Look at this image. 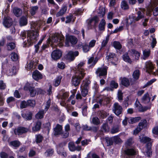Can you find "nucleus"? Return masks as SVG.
<instances>
[{"label": "nucleus", "mask_w": 158, "mask_h": 158, "mask_svg": "<svg viewBox=\"0 0 158 158\" xmlns=\"http://www.w3.org/2000/svg\"><path fill=\"white\" fill-rule=\"evenodd\" d=\"M141 119L140 117H137L136 118H130L128 119V123L130 124H133V123L138 122Z\"/></svg>", "instance_id": "nucleus-30"}, {"label": "nucleus", "mask_w": 158, "mask_h": 158, "mask_svg": "<svg viewBox=\"0 0 158 158\" xmlns=\"http://www.w3.org/2000/svg\"><path fill=\"white\" fill-rule=\"evenodd\" d=\"M121 8L124 10H126L129 9V6L127 2L124 0L122 1L121 3Z\"/></svg>", "instance_id": "nucleus-35"}, {"label": "nucleus", "mask_w": 158, "mask_h": 158, "mask_svg": "<svg viewBox=\"0 0 158 158\" xmlns=\"http://www.w3.org/2000/svg\"><path fill=\"white\" fill-rule=\"evenodd\" d=\"M62 55V52L60 50H54L52 52L51 56L52 58L54 60H57L59 59Z\"/></svg>", "instance_id": "nucleus-15"}, {"label": "nucleus", "mask_w": 158, "mask_h": 158, "mask_svg": "<svg viewBox=\"0 0 158 158\" xmlns=\"http://www.w3.org/2000/svg\"><path fill=\"white\" fill-rule=\"evenodd\" d=\"M79 47H80V45L81 46V47L82 48L83 51L84 52H88L90 49V48L88 45V44L86 42H85L83 43H81V44H79Z\"/></svg>", "instance_id": "nucleus-21"}, {"label": "nucleus", "mask_w": 158, "mask_h": 158, "mask_svg": "<svg viewBox=\"0 0 158 158\" xmlns=\"http://www.w3.org/2000/svg\"><path fill=\"white\" fill-rule=\"evenodd\" d=\"M33 78L36 81L41 79L43 78V75L41 73L37 70L34 71L32 73Z\"/></svg>", "instance_id": "nucleus-17"}, {"label": "nucleus", "mask_w": 158, "mask_h": 158, "mask_svg": "<svg viewBox=\"0 0 158 158\" xmlns=\"http://www.w3.org/2000/svg\"><path fill=\"white\" fill-rule=\"evenodd\" d=\"M28 128L23 127H19L14 130V133L16 135H20L25 134L28 131Z\"/></svg>", "instance_id": "nucleus-8"}, {"label": "nucleus", "mask_w": 158, "mask_h": 158, "mask_svg": "<svg viewBox=\"0 0 158 158\" xmlns=\"http://www.w3.org/2000/svg\"><path fill=\"white\" fill-rule=\"evenodd\" d=\"M21 115L23 118L27 120H30L32 118V113L31 112H29L26 114L23 113Z\"/></svg>", "instance_id": "nucleus-25"}, {"label": "nucleus", "mask_w": 158, "mask_h": 158, "mask_svg": "<svg viewBox=\"0 0 158 158\" xmlns=\"http://www.w3.org/2000/svg\"><path fill=\"white\" fill-rule=\"evenodd\" d=\"M147 123L146 120L145 119H143L139 123V127L140 129L142 130L144 126V125L146 124Z\"/></svg>", "instance_id": "nucleus-49"}, {"label": "nucleus", "mask_w": 158, "mask_h": 158, "mask_svg": "<svg viewBox=\"0 0 158 158\" xmlns=\"http://www.w3.org/2000/svg\"><path fill=\"white\" fill-rule=\"evenodd\" d=\"M0 156L1 158H7L8 155L4 152H2L0 153Z\"/></svg>", "instance_id": "nucleus-64"}, {"label": "nucleus", "mask_w": 158, "mask_h": 158, "mask_svg": "<svg viewBox=\"0 0 158 158\" xmlns=\"http://www.w3.org/2000/svg\"><path fill=\"white\" fill-rule=\"evenodd\" d=\"M128 53L131 56H132L136 60H138L140 56V53L135 50L132 49L128 51Z\"/></svg>", "instance_id": "nucleus-12"}, {"label": "nucleus", "mask_w": 158, "mask_h": 158, "mask_svg": "<svg viewBox=\"0 0 158 158\" xmlns=\"http://www.w3.org/2000/svg\"><path fill=\"white\" fill-rule=\"evenodd\" d=\"M114 47L117 49H120L122 48V45L118 41H115L113 43Z\"/></svg>", "instance_id": "nucleus-51"}, {"label": "nucleus", "mask_w": 158, "mask_h": 158, "mask_svg": "<svg viewBox=\"0 0 158 158\" xmlns=\"http://www.w3.org/2000/svg\"><path fill=\"white\" fill-rule=\"evenodd\" d=\"M121 84L125 86H128L130 85L129 80L125 77L122 78L121 80Z\"/></svg>", "instance_id": "nucleus-31"}, {"label": "nucleus", "mask_w": 158, "mask_h": 158, "mask_svg": "<svg viewBox=\"0 0 158 158\" xmlns=\"http://www.w3.org/2000/svg\"><path fill=\"white\" fill-rule=\"evenodd\" d=\"M99 116L102 118H106L107 115V113L104 111H100L99 114Z\"/></svg>", "instance_id": "nucleus-46"}, {"label": "nucleus", "mask_w": 158, "mask_h": 158, "mask_svg": "<svg viewBox=\"0 0 158 158\" xmlns=\"http://www.w3.org/2000/svg\"><path fill=\"white\" fill-rule=\"evenodd\" d=\"M147 150L144 153L146 156L148 157H150L152 155V151L151 149L150 148H147Z\"/></svg>", "instance_id": "nucleus-59"}, {"label": "nucleus", "mask_w": 158, "mask_h": 158, "mask_svg": "<svg viewBox=\"0 0 158 158\" xmlns=\"http://www.w3.org/2000/svg\"><path fill=\"white\" fill-rule=\"evenodd\" d=\"M67 9V6H63L60 10V11L57 13L56 16L57 17H59L63 15L65 13Z\"/></svg>", "instance_id": "nucleus-23"}, {"label": "nucleus", "mask_w": 158, "mask_h": 158, "mask_svg": "<svg viewBox=\"0 0 158 158\" xmlns=\"http://www.w3.org/2000/svg\"><path fill=\"white\" fill-rule=\"evenodd\" d=\"M15 98L12 97H8L6 99V102L8 104L10 103H13L15 101Z\"/></svg>", "instance_id": "nucleus-55"}, {"label": "nucleus", "mask_w": 158, "mask_h": 158, "mask_svg": "<svg viewBox=\"0 0 158 158\" xmlns=\"http://www.w3.org/2000/svg\"><path fill=\"white\" fill-rule=\"evenodd\" d=\"M129 53H126L124 54L123 56V60L125 62L131 63L132 62L131 60L128 56Z\"/></svg>", "instance_id": "nucleus-32"}, {"label": "nucleus", "mask_w": 158, "mask_h": 158, "mask_svg": "<svg viewBox=\"0 0 158 158\" xmlns=\"http://www.w3.org/2000/svg\"><path fill=\"white\" fill-rule=\"evenodd\" d=\"M46 112L44 110H40L36 114L35 117L37 119H41L44 116V114Z\"/></svg>", "instance_id": "nucleus-28"}, {"label": "nucleus", "mask_w": 158, "mask_h": 158, "mask_svg": "<svg viewBox=\"0 0 158 158\" xmlns=\"http://www.w3.org/2000/svg\"><path fill=\"white\" fill-rule=\"evenodd\" d=\"M50 40V42L54 44L55 45H57L60 47L63 45L64 41V37L62 35L56 34L52 36Z\"/></svg>", "instance_id": "nucleus-3"}, {"label": "nucleus", "mask_w": 158, "mask_h": 158, "mask_svg": "<svg viewBox=\"0 0 158 158\" xmlns=\"http://www.w3.org/2000/svg\"><path fill=\"white\" fill-rule=\"evenodd\" d=\"M90 83V81L89 80L84 81H83L81 87H82V88H85L88 89L89 85Z\"/></svg>", "instance_id": "nucleus-43"}, {"label": "nucleus", "mask_w": 158, "mask_h": 158, "mask_svg": "<svg viewBox=\"0 0 158 158\" xmlns=\"http://www.w3.org/2000/svg\"><path fill=\"white\" fill-rule=\"evenodd\" d=\"M79 55L78 51L73 52L69 51L66 55V58L69 60L72 61L75 58V57Z\"/></svg>", "instance_id": "nucleus-11"}, {"label": "nucleus", "mask_w": 158, "mask_h": 158, "mask_svg": "<svg viewBox=\"0 0 158 158\" xmlns=\"http://www.w3.org/2000/svg\"><path fill=\"white\" fill-rule=\"evenodd\" d=\"M9 145L12 147L17 148L19 147L21 144L20 142L18 140H14L9 143Z\"/></svg>", "instance_id": "nucleus-24"}, {"label": "nucleus", "mask_w": 158, "mask_h": 158, "mask_svg": "<svg viewBox=\"0 0 158 158\" xmlns=\"http://www.w3.org/2000/svg\"><path fill=\"white\" fill-rule=\"evenodd\" d=\"M39 9L38 6H32L31 7L30 12L31 14L32 15H35Z\"/></svg>", "instance_id": "nucleus-37"}, {"label": "nucleus", "mask_w": 158, "mask_h": 158, "mask_svg": "<svg viewBox=\"0 0 158 158\" xmlns=\"http://www.w3.org/2000/svg\"><path fill=\"white\" fill-rule=\"evenodd\" d=\"M109 35H107L102 42L101 49H102L106 46L109 40Z\"/></svg>", "instance_id": "nucleus-34"}, {"label": "nucleus", "mask_w": 158, "mask_h": 158, "mask_svg": "<svg viewBox=\"0 0 158 158\" xmlns=\"http://www.w3.org/2000/svg\"><path fill=\"white\" fill-rule=\"evenodd\" d=\"M150 51L149 49H146L143 51V59L144 60L146 59L149 56Z\"/></svg>", "instance_id": "nucleus-38"}, {"label": "nucleus", "mask_w": 158, "mask_h": 158, "mask_svg": "<svg viewBox=\"0 0 158 158\" xmlns=\"http://www.w3.org/2000/svg\"><path fill=\"white\" fill-rule=\"evenodd\" d=\"M3 24L6 27H9L12 24V20L9 17H4L3 21Z\"/></svg>", "instance_id": "nucleus-13"}, {"label": "nucleus", "mask_w": 158, "mask_h": 158, "mask_svg": "<svg viewBox=\"0 0 158 158\" xmlns=\"http://www.w3.org/2000/svg\"><path fill=\"white\" fill-rule=\"evenodd\" d=\"M158 4V1L157 0H153L151 1L150 3V7L149 8V9L148 10L147 12V15H150L151 13L153 10L154 7L155 6H156Z\"/></svg>", "instance_id": "nucleus-14"}, {"label": "nucleus", "mask_w": 158, "mask_h": 158, "mask_svg": "<svg viewBox=\"0 0 158 158\" xmlns=\"http://www.w3.org/2000/svg\"><path fill=\"white\" fill-rule=\"evenodd\" d=\"M145 10L144 9H141L137 12L138 16L135 17L133 16H129V18L127 20L128 23L132 24L135 21H137L140 19L143 18L144 13Z\"/></svg>", "instance_id": "nucleus-4"}, {"label": "nucleus", "mask_w": 158, "mask_h": 158, "mask_svg": "<svg viewBox=\"0 0 158 158\" xmlns=\"http://www.w3.org/2000/svg\"><path fill=\"white\" fill-rule=\"evenodd\" d=\"M35 141L37 143L41 142L43 139V137L40 134L36 135H35Z\"/></svg>", "instance_id": "nucleus-45"}, {"label": "nucleus", "mask_w": 158, "mask_h": 158, "mask_svg": "<svg viewBox=\"0 0 158 158\" xmlns=\"http://www.w3.org/2000/svg\"><path fill=\"white\" fill-rule=\"evenodd\" d=\"M62 78V77L61 76H59L56 77L54 83L55 86H57L60 85Z\"/></svg>", "instance_id": "nucleus-39"}, {"label": "nucleus", "mask_w": 158, "mask_h": 158, "mask_svg": "<svg viewBox=\"0 0 158 158\" xmlns=\"http://www.w3.org/2000/svg\"><path fill=\"white\" fill-rule=\"evenodd\" d=\"M99 21L98 18L97 16L87 19L86 21L87 27L88 29L91 28L92 26H94Z\"/></svg>", "instance_id": "nucleus-7"}, {"label": "nucleus", "mask_w": 158, "mask_h": 158, "mask_svg": "<svg viewBox=\"0 0 158 158\" xmlns=\"http://www.w3.org/2000/svg\"><path fill=\"white\" fill-rule=\"evenodd\" d=\"M16 71V67H13L11 69L7 72V73L9 76H13L15 74Z\"/></svg>", "instance_id": "nucleus-40"}, {"label": "nucleus", "mask_w": 158, "mask_h": 158, "mask_svg": "<svg viewBox=\"0 0 158 158\" xmlns=\"http://www.w3.org/2000/svg\"><path fill=\"white\" fill-rule=\"evenodd\" d=\"M41 123L40 121H38L32 127V130L33 131H35L39 130L40 129Z\"/></svg>", "instance_id": "nucleus-26"}, {"label": "nucleus", "mask_w": 158, "mask_h": 158, "mask_svg": "<svg viewBox=\"0 0 158 158\" xmlns=\"http://www.w3.org/2000/svg\"><path fill=\"white\" fill-rule=\"evenodd\" d=\"M142 102L144 103H147L149 102L150 101V98L149 97V94H145L142 98Z\"/></svg>", "instance_id": "nucleus-29"}, {"label": "nucleus", "mask_w": 158, "mask_h": 158, "mask_svg": "<svg viewBox=\"0 0 158 158\" xmlns=\"http://www.w3.org/2000/svg\"><path fill=\"white\" fill-rule=\"evenodd\" d=\"M68 147L69 150L71 152H73L76 150V147L73 142H69L68 143Z\"/></svg>", "instance_id": "nucleus-41"}, {"label": "nucleus", "mask_w": 158, "mask_h": 158, "mask_svg": "<svg viewBox=\"0 0 158 158\" xmlns=\"http://www.w3.org/2000/svg\"><path fill=\"white\" fill-rule=\"evenodd\" d=\"M54 151L52 149H50L47 150L44 153V155L46 156H52L53 153Z\"/></svg>", "instance_id": "nucleus-48"}, {"label": "nucleus", "mask_w": 158, "mask_h": 158, "mask_svg": "<svg viewBox=\"0 0 158 158\" xmlns=\"http://www.w3.org/2000/svg\"><path fill=\"white\" fill-rule=\"evenodd\" d=\"M51 103V100L50 99H49L48 101L46 102L45 105V108L44 110L45 112L48 110V109L49 108Z\"/></svg>", "instance_id": "nucleus-52"}, {"label": "nucleus", "mask_w": 158, "mask_h": 158, "mask_svg": "<svg viewBox=\"0 0 158 158\" xmlns=\"http://www.w3.org/2000/svg\"><path fill=\"white\" fill-rule=\"evenodd\" d=\"M102 129L104 131L106 132L109 130V127L107 123L103 124L102 126Z\"/></svg>", "instance_id": "nucleus-57"}, {"label": "nucleus", "mask_w": 158, "mask_h": 158, "mask_svg": "<svg viewBox=\"0 0 158 158\" xmlns=\"http://www.w3.org/2000/svg\"><path fill=\"white\" fill-rule=\"evenodd\" d=\"M92 122L95 125H98L100 123L99 120L98 118L96 117H94L92 118Z\"/></svg>", "instance_id": "nucleus-56"}, {"label": "nucleus", "mask_w": 158, "mask_h": 158, "mask_svg": "<svg viewBox=\"0 0 158 158\" xmlns=\"http://www.w3.org/2000/svg\"><path fill=\"white\" fill-rule=\"evenodd\" d=\"M119 131V127L116 126L114 127L111 131V132L112 133H115Z\"/></svg>", "instance_id": "nucleus-63"}, {"label": "nucleus", "mask_w": 158, "mask_h": 158, "mask_svg": "<svg viewBox=\"0 0 158 158\" xmlns=\"http://www.w3.org/2000/svg\"><path fill=\"white\" fill-rule=\"evenodd\" d=\"M137 109L140 112L145 111L148 109V108L146 107H143L141 104L139 106Z\"/></svg>", "instance_id": "nucleus-61"}, {"label": "nucleus", "mask_w": 158, "mask_h": 158, "mask_svg": "<svg viewBox=\"0 0 158 158\" xmlns=\"http://www.w3.org/2000/svg\"><path fill=\"white\" fill-rule=\"evenodd\" d=\"M81 93L82 96L83 97H85L88 94V89L85 88H82V87H81Z\"/></svg>", "instance_id": "nucleus-54"}, {"label": "nucleus", "mask_w": 158, "mask_h": 158, "mask_svg": "<svg viewBox=\"0 0 158 158\" xmlns=\"http://www.w3.org/2000/svg\"><path fill=\"white\" fill-rule=\"evenodd\" d=\"M13 12L14 15L17 17L20 16L22 14V10L17 7H15L13 9Z\"/></svg>", "instance_id": "nucleus-22"}, {"label": "nucleus", "mask_w": 158, "mask_h": 158, "mask_svg": "<svg viewBox=\"0 0 158 158\" xmlns=\"http://www.w3.org/2000/svg\"><path fill=\"white\" fill-rule=\"evenodd\" d=\"M27 17L23 16L20 18L19 21V24L21 26L27 25Z\"/></svg>", "instance_id": "nucleus-27"}, {"label": "nucleus", "mask_w": 158, "mask_h": 158, "mask_svg": "<svg viewBox=\"0 0 158 158\" xmlns=\"http://www.w3.org/2000/svg\"><path fill=\"white\" fill-rule=\"evenodd\" d=\"M11 59L13 61H17L18 59V55L15 52H12L10 55Z\"/></svg>", "instance_id": "nucleus-50"}, {"label": "nucleus", "mask_w": 158, "mask_h": 158, "mask_svg": "<svg viewBox=\"0 0 158 158\" xmlns=\"http://www.w3.org/2000/svg\"><path fill=\"white\" fill-rule=\"evenodd\" d=\"M103 141H105L107 143V146H110L112 143V141L111 139L110 138L106 137L103 139Z\"/></svg>", "instance_id": "nucleus-53"}, {"label": "nucleus", "mask_w": 158, "mask_h": 158, "mask_svg": "<svg viewBox=\"0 0 158 158\" xmlns=\"http://www.w3.org/2000/svg\"><path fill=\"white\" fill-rule=\"evenodd\" d=\"M27 68L29 69H33L35 68V65H33L32 62H30L27 65Z\"/></svg>", "instance_id": "nucleus-62"}, {"label": "nucleus", "mask_w": 158, "mask_h": 158, "mask_svg": "<svg viewBox=\"0 0 158 158\" xmlns=\"http://www.w3.org/2000/svg\"><path fill=\"white\" fill-rule=\"evenodd\" d=\"M77 39L75 37L70 35L66 37L65 41V46L69 47L70 46L69 43L72 45L76 44L77 42Z\"/></svg>", "instance_id": "nucleus-5"}, {"label": "nucleus", "mask_w": 158, "mask_h": 158, "mask_svg": "<svg viewBox=\"0 0 158 158\" xmlns=\"http://www.w3.org/2000/svg\"><path fill=\"white\" fill-rule=\"evenodd\" d=\"M139 139L140 142L143 143L149 142L151 140V139L150 138L142 135L139 136Z\"/></svg>", "instance_id": "nucleus-19"}, {"label": "nucleus", "mask_w": 158, "mask_h": 158, "mask_svg": "<svg viewBox=\"0 0 158 158\" xmlns=\"http://www.w3.org/2000/svg\"><path fill=\"white\" fill-rule=\"evenodd\" d=\"M63 148H60V146H58L57 147V152L59 154L62 156L64 157H66L67 156L66 153L63 152Z\"/></svg>", "instance_id": "nucleus-33"}, {"label": "nucleus", "mask_w": 158, "mask_h": 158, "mask_svg": "<svg viewBox=\"0 0 158 158\" xmlns=\"http://www.w3.org/2000/svg\"><path fill=\"white\" fill-rule=\"evenodd\" d=\"M24 89L25 90H29L30 95L32 97H34L35 95L36 90L33 87L31 86V84L28 83H27L24 87Z\"/></svg>", "instance_id": "nucleus-10"}, {"label": "nucleus", "mask_w": 158, "mask_h": 158, "mask_svg": "<svg viewBox=\"0 0 158 158\" xmlns=\"http://www.w3.org/2000/svg\"><path fill=\"white\" fill-rule=\"evenodd\" d=\"M107 68L106 66L98 68L96 71V73L99 77H103L105 78L107 75Z\"/></svg>", "instance_id": "nucleus-6"}, {"label": "nucleus", "mask_w": 158, "mask_h": 158, "mask_svg": "<svg viewBox=\"0 0 158 158\" xmlns=\"http://www.w3.org/2000/svg\"><path fill=\"white\" fill-rule=\"evenodd\" d=\"M118 98L119 101H120L123 99V93L120 90L118 91Z\"/></svg>", "instance_id": "nucleus-60"}, {"label": "nucleus", "mask_w": 158, "mask_h": 158, "mask_svg": "<svg viewBox=\"0 0 158 158\" xmlns=\"http://www.w3.org/2000/svg\"><path fill=\"white\" fill-rule=\"evenodd\" d=\"M139 71L138 69L135 70L132 74L133 78L135 80H137L139 79Z\"/></svg>", "instance_id": "nucleus-42"}, {"label": "nucleus", "mask_w": 158, "mask_h": 158, "mask_svg": "<svg viewBox=\"0 0 158 158\" xmlns=\"http://www.w3.org/2000/svg\"><path fill=\"white\" fill-rule=\"evenodd\" d=\"M28 106L34 107L35 104V101L34 100H29L27 101Z\"/></svg>", "instance_id": "nucleus-58"}, {"label": "nucleus", "mask_w": 158, "mask_h": 158, "mask_svg": "<svg viewBox=\"0 0 158 158\" xmlns=\"http://www.w3.org/2000/svg\"><path fill=\"white\" fill-rule=\"evenodd\" d=\"M31 28L34 29V30H32L28 32L27 36V43L24 44V47H26L31 46L36 42L37 38L38 36V30L40 29V25L38 23L32 22L31 23Z\"/></svg>", "instance_id": "nucleus-1"}, {"label": "nucleus", "mask_w": 158, "mask_h": 158, "mask_svg": "<svg viewBox=\"0 0 158 158\" xmlns=\"http://www.w3.org/2000/svg\"><path fill=\"white\" fill-rule=\"evenodd\" d=\"M7 48L8 50H11L15 48V45L14 43H10L7 45Z\"/></svg>", "instance_id": "nucleus-47"}, {"label": "nucleus", "mask_w": 158, "mask_h": 158, "mask_svg": "<svg viewBox=\"0 0 158 158\" xmlns=\"http://www.w3.org/2000/svg\"><path fill=\"white\" fill-rule=\"evenodd\" d=\"M125 153L129 157H132L136 153V151L133 149H128L125 151Z\"/></svg>", "instance_id": "nucleus-20"}, {"label": "nucleus", "mask_w": 158, "mask_h": 158, "mask_svg": "<svg viewBox=\"0 0 158 158\" xmlns=\"http://www.w3.org/2000/svg\"><path fill=\"white\" fill-rule=\"evenodd\" d=\"M113 111L117 116L121 114L123 111V108L118 103L115 102L113 105Z\"/></svg>", "instance_id": "nucleus-9"}, {"label": "nucleus", "mask_w": 158, "mask_h": 158, "mask_svg": "<svg viewBox=\"0 0 158 158\" xmlns=\"http://www.w3.org/2000/svg\"><path fill=\"white\" fill-rule=\"evenodd\" d=\"M84 62H81L76 67V75L73 76L72 79V84L75 86L79 85L80 81L86 73V70L84 68Z\"/></svg>", "instance_id": "nucleus-2"}, {"label": "nucleus", "mask_w": 158, "mask_h": 158, "mask_svg": "<svg viewBox=\"0 0 158 158\" xmlns=\"http://www.w3.org/2000/svg\"><path fill=\"white\" fill-rule=\"evenodd\" d=\"M98 13L99 15L101 17H103L104 16L105 14V9L103 7H100Z\"/></svg>", "instance_id": "nucleus-44"}, {"label": "nucleus", "mask_w": 158, "mask_h": 158, "mask_svg": "<svg viewBox=\"0 0 158 158\" xmlns=\"http://www.w3.org/2000/svg\"><path fill=\"white\" fill-rule=\"evenodd\" d=\"M62 127L59 124H57L54 128V134L55 135H60L62 133Z\"/></svg>", "instance_id": "nucleus-18"}, {"label": "nucleus", "mask_w": 158, "mask_h": 158, "mask_svg": "<svg viewBox=\"0 0 158 158\" xmlns=\"http://www.w3.org/2000/svg\"><path fill=\"white\" fill-rule=\"evenodd\" d=\"M106 22L104 20L102 19L100 22L98 26L99 30L104 31L105 29V26Z\"/></svg>", "instance_id": "nucleus-36"}, {"label": "nucleus", "mask_w": 158, "mask_h": 158, "mask_svg": "<svg viewBox=\"0 0 158 158\" xmlns=\"http://www.w3.org/2000/svg\"><path fill=\"white\" fill-rule=\"evenodd\" d=\"M145 68L146 72L148 73H150L154 68L153 65L150 61H148L145 63Z\"/></svg>", "instance_id": "nucleus-16"}]
</instances>
